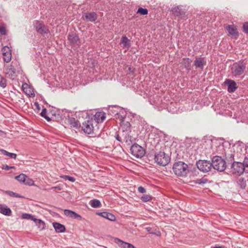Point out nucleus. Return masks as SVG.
<instances>
[{
    "label": "nucleus",
    "mask_w": 248,
    "mask_h": 248,
    "mask_svg": "<svg viewBox=\"0 0 248 248\" xmlns=\"http://www.w3.org/2000/svg\"><path fill=\"white\" fill-rule=\"evenodd\" d=\"M173 172L178 176H185L189 172L188 165L184 162H175L172 168Z\"/></svg>",
    "instance_id": "nucleus-1"
},
{
    "label": "nucleus",
    "mask_w": 248,
    "mask_h": 248,
    "mask_svg": "<svg viewBox=\"0 0 248 248\" xmlns=\"http://www.w3.org/2000/svg\"><path fill=\"white\" fill-rule=\"evenodd\" d=\"M212 168L218 171H223L226 168L225 161L219 156H215L212 159Z\"/></svg>",
    "instance_id": "nucleus-2"
},
{
    "label": "nucleus",
    "mask_w": 248,
    "mask_h": 248,
    "mask_svg": "<svg viewBox=\"0 0 248 248\" xmlns=\"http://www.w3.org/2000/svg\"><path fill=\"white\" fill-rule=\"evenodd\" d=\"M155 162L159 165L165 166L170 162V158L169 155L164 152L159 151L155 153L154 157Z\"/></svg>",
    "instance_id": "nucleus-3"
},
{
    "label": "nucleus",
    "mask_w": 248,
    "mask_h": 248,
    "mask_svg": "<svg viewBox=\"0 0 248 248\" xmlns=\"http://www.w3.org/2000/svg\"><path fill=\"white\" fill-rule=\"evenodd\" d=\"M246 68V63L243 62H235L231 68V73L233 77L236 78L244 72Z\"/></svg>",
    "instance_id": "nucleus-4"
},
{
    "label": "nucleus",
    "mask_w": 248,
    "mask_h": 248,
    "mask_svg": "<svg viewBox=\"0 0 248 248\" xmlns=\"http://www.w3.org/2000/svg\"><path fill=\"white\" fill-rule=\"evenodd\" d=\"M131 154L137 158H141L145 153L144 149L137 143L133 144L130 148Z\"/></svg>",
    "instance_id": "nucleus-5"
},
{
    "label": "nucleus",
    "mask_w": 248,
    "mask_h": 248,
    "mask_svg": "<svg viewBox=\"0 0 248 248\" xmlns=\"http://www.w3.org/2000/svg\"><path fill=\"white\" fill-rule=\"evenodd\" d=\"M94 124L95 122L93 119L86 120L82 124V130L86 134H92L93 133Z\"/></svg>",
    "instance_id": "nucleus-6"
},
{
    "label": "nucleus",
    "mask_w": 248,
    "mask_h": 248,
    "mask_svg": "<svg viewBox=\"0 0 248 248\" xmlns=\"http://www.w3.org/2000/svg\"><path fill=\"white\" fill-rule=\"evenodd\" d=\"M232 171L233 174L240 175L245 171V168L243 163L234 161L232 165Z\"/></svg>",
    "instance_id": "nucleus-7"
},
{
    "label": "nucleus",
    "mask_w": 248,
    "mask_h": 248,
    "mask_svg": "<svg viewBox=\"0 0 248 248\" xmlns=\"http://www.w3.org/2000/svg\"><path fill=\"white\" fill-rule=\"evenodd\" d=\"M196 165L198 169L203 172H206L210 171L212 168V163L207 160H199L197 163Z\"/></svg>",
    "instance_id": "nucleus-8"
},
{
    "label": "nucleus",
    "mask_w": 248,
    "mask_h": 248,
    "mask_svg": "<svg viewBox=\"0 0 248 248\" xmlns=\"http://www.w3.org/2000/svg\"><path fill=\"white\" fill-rule=\"evenodd\" d=\"M34 27L36 31L42 35L47 34L49 32L48 29L42 21H37Z\"/></svg>",
    "instance_id": "nucleus-9"
},
{
    "label": "nucleus",
    "mask_w": 248,
    "mask_h": 248,
    "mask_svg": "<svg viewBox=\"0 0 248 248\" xmlns=\"http://www.w3.org/2000/svg\"><path fill=\"white\" fill-rule=\"evenodd\" d=\"M68 41L70 45L75 46H79L80 44L79 38L78 35L75 33H70L68 34L67 37Z\"/></svg>",
    "instance_id": "nucleus-10"
},
{
    "label": "nucleus",
    "mask_w": 248,
    "mask_h": 248,
    "mask_svg": "<svg viewBox=\"0 0 248 248\" xmlns=\"http://www.w3.org/2000/svg\"><path fill=\"white\" fill-rule=\"evenodd\" d=\"M224 83L227 85V91L229 93H233L238 88L236 83L232 79H226Z\"/></svg>",
    "instance_id": "nucleus-11"
},
{
    "label": "nucleus",
    "mask_w": 248,
    "mask_h": 248,
    "mask_svg": "<svg viewBox=\"0 0 248 248\" xmlns=\"http://www.w3.org/2000/svg\"><path fill=\"white\" fill-rule=\"evenodd\" d=\"M5 74L12 80H14L16 78V69L13 65H10L5 69Z\"/></svg>",
    "instance_id": "nucleus-12"
},
{
    "label": "nucleus",
    "mask_w": 248,
    "mask_h": 248,
    "mask_svg": "<svg viewBox=\"0 0 248 248\" xmlns=\"http://www.w3.org/2000/svg\"><path fill=\"white\" fill-rule=\"evenodd\" d=\"M3 61L6 62H9L12 58L10 49L8 46H5L2 49Z\"/></svg>",
    "instance_id": "nucleus-13"
},
{
    "label": "nucleus",
    "mask_w": 248,
    "mask_h": 248,
    "mask_svg": "<svg viewBox=\"0 0 248 248\" xmlns=\"http://www.w3.org/2000/svg\"><path fill=\"white\" fill-rule=\"evenodd\" d=\"M206 64V62L203 57H197L194 61V65L196 68L202 70Z\"/></svg>",
    "instance_id": "nucleus-14"
},
{
    "label": "nucleus",
    "mask_w": 248,
    "mask_h": 248,
    "mask_svg": "<svg viewBox=\"0 0 248 248\" xmlns=\"http://www.w3.org/2000/svg\"><path fill=\"white\" fill-rule=\"evenodd\" d=\"M106 113L104 112H97L94 116L95 123H101L104 122L106 119Z\"/></svg>",
    "instance_id": "nucleus-15"
},
{
    "label": "nucleus",
    "mask_w": 248,
    "mask_h": 248,
    "mask_svg": "<svg viewBox=\"0 0 248 248\" xmlns=\"http://www.w3.org/2000/svg\"><path fill=\"white\" fill-rule=\"evenodd\" d=\"M64 214L66 216L72 218H78L79 220H81L82 219V217L79 215L72 210L65 209L64 210Z\"/></svg>",
    "instance_id": "nucleus-16"
},
{
    "label": "nucleus",
    "mask_w": 248,
    "mask_h": 248,
    "mask_svg": "<svg viewBox=\"0 0 248 248\" xmlns=\"http://www.w3.org/2000/svg\"><path fill=\"white\" fill-rule=\"evenodd\" d=\"M173 14L178 17H182L185 15V12L180 6H176L171 10Z\"/></svg>",
    "instance_id": "nucleus-17"
},
{
    "label": "nucleus",
    "mask_w": 248,
    "mask_h": 248,
    "mask_svg": "<svg viewBox=\"0 0 248 248\" xmlns=\"http://www.w3.org/2000/svg\"><path fill=\"white\" fill-rule=\"evenodd\" d=\"M0 213L5 216H10L12 214V211L7 205L0 204Z\"/></svg>",
    "instance_id": "nucleus-18"
},
{
    "label": "nucleus",
    "mask_w": 248,
    "mask_h": 248,
    "mask_svg": "<svg viewBox=\"0 0 248 248\" xmlns=\"http://www.w3.org/2000/svg\"><path fill=\"white\" fill-rule=\"evenodd\" d=\"M97 18V14L95 12H88L85 15V19L88 21L94 22Z\"/></svg>",
    "instance_id": "nucleus-19"
},
{
    "label": "nucleus",
    "mask_w": 248,
    "mask_h": 248,
    "mask_svg": "<svg viewBox=\"0 0 248 248\" xmlns=\"http://www.w3.org/2000/svg\"><path fill=\"white\" fill-rule=\"evenodd\" d=\"M115 242L118 243L119 242L120 244H119V247L121 248H135L134 245L125 242L119 238L115 239Z\"/></svg>",
    "instance_id": "nucleus-20"
},
{
    "label": "nucleus",
    "mask_w": 248,
    "mask_h": 248,
    "mask_svg": "<svg viewBox=\"0 0 248 248\" xmlns=\"http://www.w3.org/2000/svg\"><path fill=\"white\" fill-rule=\"evenodd\" d=\"M53 226L57 232L61 233L65 231V226L61 223L54 222L53 223Z\"/></svg>",
    "instance_id": "nucleus-21"
},
{
    "label": "nucleus",
    "mask_w": 248,
    "mask_h": 248,
    "mask_svg": "<svg viewBox=\"0 0 248 248\" xmlns=\"http://www.w3.org/2000/svg\"><path fill=\"white\" fill-rule=\"evenodd\" d=\"M230 34L234 36H238V32L235 27L233 25H228L226 28Z\"/></svg>",
    "instance_id": "nucleus-22"
},
{
    "label": "nucleus",
    "mask_w": 248,
    "mask_h": 248,
    "mask_svg": "<svg viewBox=\"0 0 248 248\" xmlns=\"http://www.w3.org/2000/svg\"><path fill=\"white\" fill-rule=\"evenodd\" d=\"M192 61L188 58H184L182 60V64L187 70H191V65Z\"/></svg>",
    "instance_id": "nucleus-23"
},
{
    "label": "nucleus",
    "mask_w": 248,
    "mask_h": 248,
    "mask_svg": "<svg viewBox=\"0 0 248 248\" xmlns=\"http://www.w3.org/2000/svg\"><path fill=\"white\" fill-rule=\"evenodd\" d=\"M98 214L103 217L107 218L110 221H114L116 219L115 217L113 214L109 213L104 212L99 213Z\"/></svg>",
    "instance_id": "nucleus-24"
},
{
    "label": "nucleus",
    "mask_w": 248,
    "mask_h": 248,
    "mask_svg": "<svg viewBox=\"0 0 248 248\" xmlns=\"http://www.w3.org/2000/svg\"><path fill=\"white\" fill-rule=\"evenodd\" d=\"M33 221L35 223L36 225L40 230H43L45 229V223L41 219L35 218Z\"/></svg>",
    "instance_id": "nucleus-25"
},
{
    "label": "nucleus",
    "mask_w": 248,
    "mask_h": 248,
    "mask_svg": "<svg viewBox=\"0 0 248 248\" xmlns=\"http://www.w3.org/2000/svg\"><path fill=\"white\" fill-rule=\"evenodd\" d=\"M130 132L126 131L127 134L124 141L128 145H130L135 140V138L130 135Z\"/></svg>",
    "instance_id": "nucleus-26"
},
{
    "label": "nucleus",
    "mask_w": 248,
    "mask_h": 248,
    "mask_svg": "<svg viewBox=\"0 0 248 248\" xmlns=\"http://www.w3.org/2000/svg\"><path fill=\"white\" fill-rule=\"evenodd\" d=\"M69 123L71 127L78 128L80 126L79 122L74 118H71L69 119Z\"/></svg>",
    "instance_id": "nucleus-27"
},
{
    "label": "nucleus",
    "mask_w": 248,
    "mask_h": 248,
    "mask_svg": "<svg viewBox=\"0 0 248 248\" xmlns=\"http://www.w3.org/2000/svg\"><path fill=\"white\" fill-rule=\"evenodd\" d=\"M0 152L1 153V154H2L5 156H8L11 158H14V159L16 158V154L9 153V152H7V151H6L4 149H0Z\"/></svg>",
    "instance_id": "nucleus-28"
},
{
    "label": "nucleus",
    "mask_w": 248,
    "mask_h": 248,
    "mask_svg": "<svg viewBox=\"0 0 248 248\" xmlns=\"http://www.w3.org/2000/svg\"><path fill=\"white\" fill-rule=\"evenodd\" d=\"M121 43L124 47L128 48L130 46V41L125 36H123L121 39Z\"/></svg>",
    "instance_id": "nucleus-29"
},
{
    "label": "nucleus",
    "mask_w": 248,
    "mask_h": 248,
    "mask_svg": "<svg viewBox=\"0 0 248 248\" xmlns=\"http://www.w3.org/2000/svg\"><path fill=\"white\" fill-rule=\"evenodd\" d=\"M237 183L239 186L242 189H245L247 186L246 181L244 178L240 177L238 178Z\"/></svg>",
    "instance_id": "nucleus-30"
},
{
    "label": "nucleus",
    "mask_w": 248,
    "mask_h": 248,
    "mask_svg": "<svg viewBox=\"0 0 248 248\" xmlns=\"http://www.w3.org/2000/svg\"><path fill=\"white\" fill-rule=\"evenodd\" d=\"M26 178H28V177L24 174L21 173L18 176L15 177V179H16L20 182L25 183V181H26Z\"/></svg>",
    "instance_id": "nucleus-31"
},
{
    "label": "nucleus",
    "mask_w": 248,
    "mask_h": 248,
    "mask_svg": "<svg viewBox=\"0 0 248 248\" xmlns=\"http://www.w3.org/2000/svg\"><path fill=\"white\" fill-rule=\"evenodd\" d=\"M90 204L93 208H98L101 205L100 202L96 199H94L90 201Z\"/></svg>",
    "instance_id": "nucleus-32"
},
{
    "label": "nucleus",
    "mask_w": 248,
    "mask_h": 248,
    "mask_svg": "<svg viewBox=\"0 0 248 248\" xmlns=\"http://www.w3.org/2000/svg\"><path fill=\"white\" fill-rule=\"evenodd\" d=\"M240 151L242 152H245L242 155L239 156L238 157L240 159H244V161L248 160V149H245L244 151L242 149H240Z\"/></svg>",
    "instance_id": "nucleus-33"
},
{
    "label": "nucleus",
    "mask_w": 248,
    "mask_h": 248,
    "mask_svg": "<svg viewBox=\"0 0 248 248\" xmlns=\"http://www.w3.org/2000/svg\"><path fill=\"white\" fill-rule=\"evenodd\" d=\"M5 193L8 195V196L12 197H15V198H21L22 197L21 196H20L19 194L14 192L12 191L7 190L5 191Z\"/></svg>",
    "instance_id": "nucleus-34"
},
{
    "label": "nucleus",
    "mask_w": 248,
    "mask_h": 248,
    "mask_svg": "<svg viewBox=\"0 0 248 248\" xmlns=\"http://www.w3.org/2000/svg\"><path fill=\"white\" fill-rule=\"evenodd\" d=\"M7 86V80L6 79L1 75H0V86L3 88H4Z\"/></svg>",
    "instance_id": "nucleus-35"
},
{
    "label": "nucleus",
    "mask_w": 248,
    "mask_h": 248,
    "mask_svg": "<svg viewBox=\"0 0 248 248\" xmlns=\"http://www.w3.org/2000/svg\"><path fill=\"white\" fill-rule=\"evenodd\" d=\"M208 182V180L204 177H202L201 179H198L195 181V183L199 185H204L206 184Z\"/></svg>",
    "instance_id": "nucleus-36"
},
{
    "label": "nucleus",
    "mask_w": 248,
    "mask_h": 248,
    "mask_svg": "<svg viewBox=\"0 0 248 248\" xmlns=\"http://www.w3.org/2000/svg\"><path fill=\"white\" fill-rule=\"evenodd\" d=\"M22 218L23 219H30L34 221L35 217L31 214L24 213L22 215Z\"/></svg>",
    "instance_id": "nucleus-37"
},
{
    "label": "nucleus",
    "mask_w": 248,
    "mask_h": 248,
    "mask_svg": "<svg viewBox=\"0 0 248 248\" xmlns=\"http://www.w3.org/2000/svg\"><path fill=\"white\" fill-rule=\"evenodd\" d=\"M47 111L46 108L43 109L42 112H41V115L45 118L47 121H50L51 119L49 117H48L46 115Z\"/></svg>",
    "instance_id": "nucleus-38"
},
{
    "label": "nucleus",
    "mask_w": 248,
    "mask_h": 248,
    "mask_svg": "<svg viewBox=\"0 0 248 248\" xmlns=\"http://www.w3.org/2000/svg\"><path fill=\"white\" fill-rule=\"evenodd\" d=\"M130 127V124L129 122H127L124 124V125L123 126V130H126L128 131V132H131Z\"/></svg>",
    "instance_id": "nucleus-39"
},
{
    "label": "nucleus",
    "mask_w": 248,
    "mask_h": 248,
    "mask_svg": "<svg viewBox=\"0 0 248 248\" xmlns=\"http://www.w3.org/2000/svg\"><path fill=\"white\" fill-rule=\"evenodd\" d=\"M137 13H140L142 15H146L148 14V10L147 9L140 7L138 9Z\"/></svg>",
    "instance_id": "nucleus-40"
},
{
    "label": "nucleus",
    "mask_w": 248,
    "mask_h": 248,
    "mask_svg": "<svg viewBox=\"0 0 248 248\" xmlns=\"http://www.w3.org/2000/svg\"><path fill=\"white\" fill-rule=\"evenodd\" d=\"M226 158L228 162H232L234 160V155L232 153L226 154Z\"/></svg>",
    "instance_id": "nucleus-41"
},
{
    "label": "nucleus",
    "mask_w": 248,
    "mask_h": 248,
    "mask_svg": "<svg viewBox=\"0 0 248 248\" xmlns=\"http://www.w3.org/2000/svg\"><path fill=\"white\" fill-rule=\"evenodd\" d=\"M151 199H152L151 197L150 196H149V195H143L141 197V200L143 202H147L149 201Z\"/></svg>",
    "instance_id": "nucleus-42"
},
{
    "label": "nucleus",
    "mask_w": 248,
    "mask_h": 248,
    "mask_svg": "<svg viewBox=\"0 0 248 248\" xmlns=\"http://www.w3.org/2000/svg\"><path fill=\"white\" fill-rule=\"evenodd\" d=\"M7 33L5 27L3 25L0 26V34L5 35Z\"/></svg>",
    "instance_id": "nucleus-43"
},
{
    "label": "nucleus",
    "mask_w": 248,
    "mask_h": 248,
    "mask_svg": "<svg viewBox=\"0 0 248 248\" xmlns=\"http://www.w3.org/2000/svg\"><path fill=\"white\" fill-rule=\"evenodd\" d=\"M120 133V136L121 137L122 139L123 140V142L124 141L125 137L126 136V130H123L122 131H119Z\"/></svg>",
    "instance_id": "nucleus-44"
},
{
    "label": "nucleus",
    "mask_w": 248,
    "mask_h": 248,
    "mask_svg": "<svg viewBox=\"0 0 248 248\" xmlns=\"http://www.w3.org/2000/svg\"><path fill=\"white\" fill-rule=\"evenodd\" d=\"M243 31L244 32L248 34V22H245L243 26Z\"/></svg>",
    "instance_id": "nucleus-45"
},
{
    "label": "nucleus",
    "mask_w": 248,
    "mask_h": 248,
    "mask_svg": "<svg viewBox=\"0 0 248 248\" xmlns=\"http://www.w3.org/2000/svg\"><path fill=\"white\" fill-rule=\"evenodd\" d=\"M115 138L119 142H123V140L122 139L121 137L120 136V133L119 131L116 133Z\"/></svg>",
    "instance_id": "nucleus-46"
},
{
    "label": "nucleus",
    "mask_w": 248,
    "mask_h": 248,
    "mask_svg": "<svg viewBox=\"0 0 248 248\" xmlns=\"http://www.w3.org/2000/svg\"><path fill=\"white\" fill-rule=\"evenodd\" d=\"M24 183L28 185L31 186L33 185L34 182L32 179H30L29 177H28V178H26V181H25V183Z\"/></svg>",
    "instance_id": "nucleus-47"
},
{
    "label": "nucleus",
    "mask_w": 248,
    "mask_h": 248,
    "mask_svg": "<svg viewBox=\"0 0 248 248\" xmlns=\"http://www.w3.org/2000/svg\"><path fill=\"white\" fill-rule=\"evenodd\" d=\"M243 164L245 168V172L248 173V160L244 161Z\"/></svg>",
    "instance_id": "nucleus-48"
},
{
    "label": "nucleus",
    "mask_w": 248,
    "mask_h": 248,
    "mask_svg": "<svg viewBox=\"0 0 248 248\" xmlns=\"http://www.w3.org/2000/svg\"><path fill=\"white\" fill-rule=\"evenodd\" d=\"M63 177H66V179L69 180L70 182H74L75 181V179L71 176H68V175H63Z\"/></svg>",
    "instance_id": "nucleus-49"
},
{
    "label": "nucleus",
    "mask_w": 248,
    "mask_h": 248,
    "mask_svg": "<svg viewBox=\"0 0 248 248\" xmlns=\"http://www.w3.org/2000/svg\"><path fill=\"white\" fill-rule=\"evenodd\" d=\"M138 191L140 193H144L146 192V190L143 187L139 186L138 187Z\"/></svg>",
    "instance_id": "nucleus-50"
},
{
    "label": "nucleus",
    "mask_w": 248,
    "mask_h": 248,
    "mask_svg": "<svg viewBox=\"0 0 248 248\" xmlns=\"http://www.w3.org/2000/svg\"><path fill=\"white\" fill-rule=\"evenodd\" d=\"M15 168L14 166H9L7 165H5L3 166V169L6 170H9L11 169H14Z\"/></svg>",
    "instance_id": "nucleus-51"
},
{
    "label": "nucleus",
    "mask_w": 248,
    "mask_h": 248,
    "mask_svg": "<svg viewBox=\"0 0 248 248\" xmlns=\"http://www.w3.org/2000/svg\"><path fill=\"white\" fill-rule=\"evenodd\" d=\"M134 70V68H133L132 67H129L128 69V74L129 75H133Z\"/></svg>",
    "instance_id": "nucleus-52"
},
{
    "label": "nucleus",
    "mask_w": 248,
    "mask_h": 248,
    "mask_svg": "<svg viewBox=\"0 0 248 248\" xmlns=\"http://www.w3.org/2000/svg\"><path fill=\"white\" fill-rule=\"evenodd\" d=\"M34 105L37 110H39L40 109V107L38 102H35Z\"/></svg>",
    "instance_id": "nucleus-53"
},
{
    "label": "nucleus",
    "mask_w": 248,
    "mask_h": 248,
    "mask_svg": "<svg viewBox=\"0 0 248 248\" xmlns=\"http://www.w3.org/2000/svg\"><path fill=\"white\" fill-rule=\"evenodd\" d=\"M51 189H56L59 190H61L62 189L61 187L59 186L52 187Z\"/></svg>",
    "instance_id": "nucleus-54"
},
{
    "label": "nucleus",
    "mask_w": 248,
    "mask_h": 248,
    "mask_svg": "<svg viewBox=\"0 0 248 248\" xmlns=\"http://www.w3.org/2000/svg\"><path fill=\"white\" fill-rule=\"evenodd\" d=\"M146 230L148 232H150V231H151V227H146L145 228Z\"/></svg>",
    "instance_id": "nucleus-55"
},
{
    "label": "nucleus",
    "mask_w": 248,
    "mask_h": 248,
    "mask_svg": "<svg viewBox=\"0 0 248 248\" xmlns=\"http://www.w3.org/2000/svg\"><path fill=\"white\" fill-rule=\"evenodd\" d=\"M3 134H4V132L1 130H0V136L2 135Z\"/></svg>",
    "instance_id": "nucleus-56"
},
{
    "label": "nucleus",
    "mask_w": 248,
    "mask_h": 248,
    "mask_svg": "<svg viewBox=\"0 0 248 248\" xmlns=\"http://www.w3.org/2000/svg\"><path fill=\"white\" fill-rule=\"evenodd\" d=\"M213 248H223L221 247H214Z\"/></svg>",
    "instance_id": "nucleus-57"
},
{
    "label": "nucleus",
    "mask_w": 248,
    "mask_h": 248,
    "mask_svg": "<svg viewBox=\"0 0 248 248\" xmlns=\"http://www.w3.org/2000/svg\"><path fill=\"white\" fill-rule=\"evenodd\" d=\"M62 177L66 179V177H63V176H62Z\"/></svg>",
    "instance_id": "nucleus-58"
}]
</instances>
